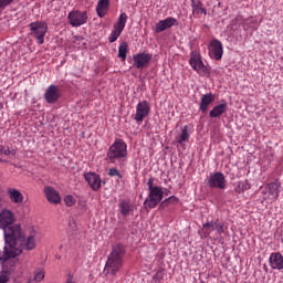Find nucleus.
Masks as SVG:
<instances>
[{
  "label": "nucleus",
  "mask_w": 283,
  "mask_h": 283,
  "mask_svg": "<svg viewBox=\"0 0 283 283\" xmlns=\"http://www.w3.org/2000/svg\"><path fill=\"white\" fill-rule=\"evenodd\" d=\"M127 13L123 12L119 14L117 22L114 23V29L108 36L109 43H116L118 41V36L123 34V30H125V25H127Z\"/></svg>",
  "instance_id": "6e6552de"
},
{
  "label": "nucleus",
  "mask_w": 283,
  "mask_h": 283,
  "mask_svg": "<svg viewBox=\"0 0 283 283\" xmlns=\"http://www.w3.org/2000/svg\"><path fill=\"white\" fill-rule=\"evenodd\" d=\"M280 187H282V182L280 179H275L274 181L265 185V189L263 193V200H268L269 202H276L280 198Z\"/></svg>",
  "instance_id": "0eeeda50"
},
{
  "label": "nucleus",
  "mask_w": 283,
  "mask_h": 283,
  "mask_svg": "<svg viewBox=\"0 0 283 283\" xmlns=\"http://www.w3.org/2000/svg\"><path fill=\"white\" fill-rule=\"evenodd\" d=\"M106 160H108L112 165L123 167V163L127 160V144L125 140L115 139L107 150Z\"/></svg>",
  "instance_id": "7ed1b4c3"
},
{
  "label": "nucleus",
  "mask_w": 283,
  "mask_h": 283,
  "mask_svg": "<svg viewBox=\"0 0 283 283\" xmlns=\"http://www.w3.org/2000/svg\"><path fill=\"white\" fill-rule=\"evenodd\" d=\"M44 277H45V271H43V270H39L34 274L35 282H41Z\"/></svg>",
  "instance_id": "2f4dec72"
},
{
  "label": "nucleus",
  "mask_w": 283,
  "mask_h": 283,
  "mask_svg": "<svg viewBox=\"0 0 283 283\" xmlns=\"http://www.w3.org/2000/svg\"><path fill=\"white\" fill-rule=\"evenodd\" d=\"M203 229H212V231H217L219 235L227 231V226H224L220 220H216L213 222H207L203 224Z\"/></svg>",
  "instance_id": "4be33fe9"
},
{
  "label": "nucleus",
  "mask_w": 283,
  "mask_h": 283,
  "mask_svg": "<svg viewBox=\"0 0 283 283\" xmlns=\"http://www.w3.org/2000/svg\"><path fill=\"white\" fill-rule=\"evenodd\" d=\"M189 65L197 72V74H199V76H207L208 78L211 76V69L205 65L202 56L197 51L190 53Z\"/></svg>",
  "instance_id": "20e7f679"
},
{
  "label": "nucleus",
  "mask_w": 283,
  "mask_h": 283,
  "mask_svg": "<svg viewBox=\"0 0 283 283\" xmlns=\"http://www.w3.org/2000/svg\"><path fill=\"white\" fill-rule=\"evenodd\" d=\"M119 208H120V213L122 216H124V218H127V216L132 213V205L127 200L122 201L119 205Z\"/></svg>",
  "instance_id": "c85d7f7f"
},
{
  "label": "nucleus",
  "mask_w": 283,
  "mask_h": 283,
  "mask_svg": "<svg viewBox=\"0 0 283 283\" xmlns=\"http://www.w3.org/2000/svg\"><path fill=\"white\" fill-rule=\"evenodd\" d=\"M12 3H14V0H0V10H4V8L12 6Z\"/></svg>",
  "instance_id": "473e14b6"
},
{
  "label": "nucleus",
  "mask_w": 283,
  "mask_h": 283,
  "mask_svg": "<svg viewBox=\"0 0 283 283\" xmlns=\"http://www.w3.org/2000/svg\"><path fill=\"white\" fill-rule=\"evenodd\" d=\"M174 203V205H176V202H178V198L176 197V196H171V197H169L168 199H166L165 201H163L161 203H160V207H165V206H167V205H169V203Z\"/></svg>",
  "instance_id": "7c9ffc66"
},
{
  "label": "nucleus",
  "mask_w": 283,
  "mask_h": 283,
  "mask_svg": "<svg viewBox=\"0 0 283 283\" xmlns=\"http://www.w3.org/2000/svg\"><path fill=\"white\" fill-rule=\"evenodd\" d=\"M208 50L211 59H214V61H222L224 48L222 46V42H220V40H212L209 44Z\"/></svg>",
  "instance_id": "ddd939ff"
},
{
  "label": "nucleus",
  "mask_w": 283,
  "mask_h": 283,
  "mask_svg": "<svg viewBox=\"0 0 283 283\" xmlns=\"http://www.w3.org/2000/svg\"><path fill=\"white\" fill-rule=\"evenodd\" d=\"M216 101V95L212 93H207L201 96L199 109L202 112V114H207V111L209 109V105H211Z\"/></svg>",
  "instance_id": "412c9836"
},
{
  "label": "nucleus",
  "mask_w": 283,
  "mask_h": 283,
  "mask_svg": "<svg viewBox=\"0 0 283 283\" xmlns=\"http://www.w3.org/2000/svg\"><path fill=\"white\" fill-rule=\"evenodd\" d=\"M153 55L147 52H140L133 55V65L136 70H145L151 62Z\"/></svg>",
  "instance_id": "9b49d317"
},
{
  "label": "nucleus",
  "mask_w": 283,
  "mask_h": 283,
  "mask_svg": "<svg viewBox=\"0 0 283 283\" xmlns=\"http://www.w3.org/2000/svg\"><path fill=\"white\" fill-rule=\"evenodd\" d=\"M163 272L158 271L155 275H154V280H163Z\"/></svg>",
  "instance_id": "58836bf2"
},
{
  "label": "nucleus",
  "mask_w": 283,
  "mask_h": 283,
  "mask_svg": "<svg viewBox=\"0 0 283 283\" xmlns=\"http://www.w3.org/2000/svg\"><path fill=\"white\" fill-rule=\"evenodd\" d=\"M176 143H178V145H182V143H187V140H189V126H184L181 134L178 135L175 138Z\"/></svg>",
  "instance_id": "a878e982"
},
{
  "label": "nucleus",
  "mask_w": 283,
  "mask_h": 283,
  "mask_svg": "<svg viewBox=\"0 0 283 283\" xmlns=\"http://www.w3.org/2000/svg\"><path fill=\"white\" fill-rule=\"evenodd\" d=\"M151 112V106L149 105V102L146 99L140 101L136 106V114H135V120L136 123H143L147 116H149V113Z\"/></svg>",
  "instance_id": "f8f14e48"
},
{
  "label": "nucleus",
  "mask_w": 283,
  "mask_h": 283,
  "mask_svg": "<svg viewBox=\"0 0 283 283\" xmlns=\"http://www.w3.org/2000/svg\"><path fill=\"white\" fill-rule=\"evenodd\" d=\"M29 28L31 30V36H34V39H36L39 45H43V43H45V34H48V22H31L29 24Z\"/></svg>",
  "instance_id": "39448f33"
},
{
  "label": "nucleus",
  "mask_w": 283,
  "mask_h": 283,
  "mask_svg": "<svg viewBox=\"0 0 283 283\" xmlns=\"http://www.w3.org/2000/svg\"><path fill=\"white\" fill-rule=\"evenodd\" d=\"M249 189H251L249 180L238 181L234 187L235 193H244V191H249Z\"/></svg>",
  "instance_id": "393cba45"
},
{
  "label": "nucleus",
  "mask_w": 283,
  "mask_h": 283,
  "mask_svg": "<svg viewBox=\"0 0 283 283\" xmlns=\"http://www.w3.org/2000/svg\"><path fill=\"white\" fill-rule=\"evenodd\" d=\"M12 222H14V213L12 211L4 209L0 212V229H3L4 241H6V230L12 229Z\"/></svg>",
  "instance_id": "4468645a"
},
{
  "label": "nucleus",
  "mask_w": 283,
  "mask_h": 283,
  "mask_svg": "<svg viewBox=\"0 0 283 283\" xmlns=\"http://www.w3.org/2000/svg\"><path fill=\"white\" fill-rule=\"evenodd\" d=\"M109 11V0H98L96 6V13L99 19H103Z\"/></svg>",
  "instance_id": "5701e85b"
},
{
  "label": "nucleus",
  "mask_w": 283,
  "mask_h": 283,
  "mask_svg": "<svg viewBox=\"0 0 283 283\" xmlns=\"http://www.w3.org/2000/svg\"><path fill=\"white\" fill-rule=\"evenodd\" d=\"M127 52H129V44H127V42H122L118 46V59H122V61H126Z\"/></svg>",
  "instance_id": "bb28decb"
},
{
  "label": "nucleus",
  "mask_w": 283,
  "mask_h": 283,
  "mask_svg": "<svg viewBox=\"0 0 283 283\" xmlns=\"http://www.w3.org/2000/svg\"><path fill=\"white\" fill-rule=\"evenodd\" d=\"M88 19L87 11L81 12L80 10H73L67 14V20L72 28H81V25H85Z\"/></svg>",
  "instance_id": "1a4fd4ad"
},
{
  "label": "nucleus",
  "mask_w": 283,
  "mask_h": 283,
  "mask_svg": "<svg viewBox=\"0 0 283 283\" xmlns=\"http://www.w3.org/2000/svg\"><path fill=\"white\" fill-rule=\"evenodd\" d=\"M125 258V247L115 244L106 261L104 273L106 275H116L123 269V259Z\"/></svg>",
  "instance_id": "f03ea898"
},
{
  "label": "nucleus",
  "mask_w": 283,
  "mask_h": 283,
  "mask_svg": "<svg viewBox=\"0 0 283 283\" xmlns=\"http://www.w3.org/2000/svg\"><path fill=\"white\" fill-rule=\"evenodd\" d=\"M192 14H207V9L202 7V2L192 0Z\"/></svg>",
  "instance_id": "cd10ccee"
},
{
  "label": "nucleus",
  "mask_w": 283,
  "mask_h": 283,
  "mask_svg": "<svg viewBox=\"0 0 283 283\" xmlns=\"http://www.w3.org/2000/svg\"><path fill=\"white\" fill-rule=\"evenodd\" d=\"M44 195L52 205H59L61 202V195L52 186L44 187Z\"/></svg>",
  "instance_id": "a211bd4d"
},
{
  "label": "nucleus",
  "mask_w": 283,
  "mask_h": 283,
  "mask_svg": "<svg viewBox=\"0 0 283 283\" xmlns=\"http://www.w3.org/2000/svg\"><path fill=\"white\" fill-rule=\"evenodd\" d=\"M210 189H227V177L222 172H214L208 179Z\"/></svg>",
  "instance_id": "9d476101"
},
{
  "label": "nucleus",
  "mask_w": 283,
  "mask_h": 283,
  "mask_svg": "<svg viewBox=\"0 0 283 283\" xmlns=\"http://www.w3.org/2000/svg\"><path fill=\"white\" fill-rule=\"evenodd\" d=\"M1 154H3L4 156H10L12 154V150L9 147H2L1 148Z\"/></svg>",
  "instance_id": "e433bc0d"
},
{
  "label": "nucleus",
  "mask_w": 283,
  "mask_h": 283,
  "mask_svg": "<svg viewBox=\"0 0 283 283\" xmlns=\"http://www.w3.org/2000/svg\"><path fill=\"white\" fill-rule=\"evenodd\" d=\"M84 178L93 191H99L101 187H103L101 176L95 172H86Z\"/></svg>",
  "instance_id": "f3484780"
},
{
  "label": "nucleus",
  "mask_w": 283,
  "mask_h": 283,
  "mask_svg": "<svg viewBox=\"0 0 283 283\" xmlns=\"http://www.w3.org/2000/svg\"><path fill=\"white\" fill-rule=\"evenodd\" d=\"M271 269L282 271L283 269V255L280 252H273L269 258Z\"/></svg>",
  "instance_id": "6ab92c4d"
},
{
  "label": "nucleus",
  "mask_w": 283,
  "mask_h": 283,
  "mask_svg": "<svg viewBox=\"0 0 283 283\" xmlns=\"http://www.w3.org/2000/svg\"><path fill=\"white\" fill-rule=\"evenodd\" d=\"M227 112V103L216 105L209 113L210 118H220Z\"/></svg>",
  "instance_id": "b1692460"
},
{
  "label": "nucleus",
  "mask_w": 283,
  "mask_h": 283,
  "mask_svg": "<svg viewBox=\"0 0 283 283\" xmlns=\"http://www.w3.org/2000/svg\"><path fill=\"white\" fill-rule=\"evenodd\" d=\"M108 176L111 177L117 176V178H123V176L120 175V171H118V169L116 168H111L108 170Z\"/></svg>",
  "instance_id": "72a5a7b5"
},
{
  "label": "nucleus",
  "mask_w": 283,
  "mask_h": 283,
  "mask_svg": "<svg viewBox=\"0 0 283 283\" xmlns=\"http://www.w3.org/2000/svg\"><path fill=\"white\" fill-rule=\"evenodd\" d=\"M165 198V191L159 186H155V189L149 190L148 197L144 201L145 209H156Z\"/></svg>",
  "instance_id": "423d86ee"
},
{
  "label": "nucleus",
  "mask_w": 283,
  "mask_h": 283,
  "mask_svg": "<svg viewBox=\"0 0 283 283\" xmlns=\"http://www.w3.org/2000/svg\"><path fill=\"white\" fill-rule=\"evenodd\" d=\"M66 283H76V279L74 277V274H67Z\"/></svg>",
  "instance_id": "4c0bfd02"
},
{
  "label": "nucleus",
  "mask_w": 283,
  "mask_h": 283,
  "mask_svg": "<svg viewBox=\"0 0 283 283\" xmlns=\"http://www.w3.org/2000/svg\"><path fill=\"white\" fill-rule=\"evenodd\" d=\"M59 98H61V90L56 85H50L44 93V99L52 105L57 103Z\"/></svg>",
  "instance_id": "dca6fc26"
},
{
  "label": "nucleus",
  "mask_w": 283,
  "mask_h": 283,
  "mask_svg": "<svg viewBox=\"0 0 283 283\" xmlns=\"http://www.w3.org/2000/svg\"><path fill=\"white\" fill-rule=\"evenodd\" d=\"M148 191H151L153 189H156V186H154V178L150 177L147 181Z\"/></svg>",
  "instance_id": "c9c22d12"
},
{
  "label": "nucleus",
  "mask_w": 283,
  "mask_h": 283,
  "mask_svg": "<svg viewBox=\"0 0 283 283\" xmlns=\"http://www.w3.org/2000/svg\"><path fill=\"white\" fill-rule=\"evenodd\" d=\"M9 200L13 202V205H23V193H21V190L17 188H8L7 190Z\"/></svg>",
  "instance_id": "aec40b11"
},
{
  "label": "nucleus",
  "mask_w": 283,
  "mask_h": 283,
  "mask_svg": "<svg viewBox=\"0 0 283 283\" xmlns=\"http://www.w3.org/2000/svg\"><path fill=\"white\" fill-rule=\"evenodd\" d=\"M9 273L8 271H2L0 273V283H8V280H9Z\"/></svg>",
  "instance_id": "f704fd0d"
},
{
  "label": "nucleus",
  "mask_w": 283,
  "mask_h": 283,
  "mask_svg": "<svg viewBox=\"0 0 283 283\" xmlns=\"http://www.w3.org/2000/svg\"><path fill=\"white\" fill-rule=\"evenodd\" d=\"M176 25H178V19L174 17H168L164 20H159L155 24V32L156 34H160L161 32H165V30H169Z\"/></svg>",
  "instance_id": "2eb2a0df"
},
{
  "label": "nucleus",
  "mask_w": 283,
  "mask_h": 283,
  "mask_svg": "<svg viewBox=\"0 0 283 283\" xmlns=\"http://www.w3.org/2000/svg\"><path fill=\"white\" fill-rule=\"evenodd\" d=\"M4 233L6 244L8 245L0 252L1 264H6L8 260L18 258L23 251H34L36 249L39 233L34 228H28L23 231L20 224H13V227L4 230Z\"/></svg>",
  "instance_id": "f257e3e1"
},
{
  "label": "nucleus",
  "mask_w": 283,
  "mask_h": 283,
  "mask_svg": "<svg viewBox=\"0 0 283 283\" xmlns=\"http://www.w3.org/2000/svg\"><path fill=\"white\" fill-rule=\"evenodd\" d=\"M64 202L66 205V207H74V205H76V200L74 199V196L67 195L64 198Z\"/></svg>",
  "instance_id": "c756f323"
}]
</instances>
